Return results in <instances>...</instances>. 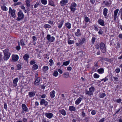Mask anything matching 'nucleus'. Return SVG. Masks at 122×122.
Wrapping results in <instances>:
<instances>
[{"label": "nucleus", "mask_w": 122, "mask_h": 122, "mask_svg": "<svg viewBox=\"0 0 122 122\" xmlns=\"http://www.w3.org/2000/svg\"><path fill=\"white\" fill-rule=\"evenodd\" d=\"M58 74V73L56 71H55L53 74V75L55 77L57 76Z\"/></svg>", "instance_id": "40"}, {"label": "nucleus", "mask_w": 122, "mask_h": 122, "mask_svg": "<svg viewBox=\"0 0 122 122\" xmlns=\"http://www.w3.org/2000/svg\"><path fill=\"white\" fill-rule=\"evenodd\" d=\"M113 78L114 79V81H118L119 80L118 78L116 76L113 77Z\"/></svg>", "instance_id": "52"}, {"label": "nucleus", "mask_w": 122, "mask_h": 122, "mask_svg": "<svg viewBox=\"0 0 122 122\" xmlns=\"http://www.w3.org/2000/svg\"><path fill=\"white\" fill-rule=\"evenodd\" d=\"M106 94L104 93H100V94L99 97L100 98H102L106 96Z\"/></svg>", "instance_id": "35"}, {"label": "nucleus", "mask_w": 122, "mask_h": 122, "mask_svg": "<svg viewBox=\"0 0 122 122\" xmlns=\"http://www.w3.org/2000/svg\"><path fill=\"white\" fill-rule=\"evenodd\" d=\"M20 43L21 45L22 46H24L25 45V44L24 42V41L23 39H22L20 40Z\"/></svg>", "instance_id": "41"}, {"label": "nucleus", "mask_w": 122, "mask_h": 122, "mask_svg": "<svg viewBox=\"0 0 122 122\" xmlns=\"http://www.w3.org/2000/svg\"><path fill=\"white\" fill-rule=\"evenodd\" d=\"M76 6L77 5L75 3H72L70 7V8L71 10V11L73 12H74L76 9L75 8Z\"/></svg>", "instance_id": "5"}, {"label": "nucleus", "mask_w": 122, "mask_h": 122, "mask_svg": "<svg viewBox=\"0 0 122 122\" xmlns=\"http://www.w3.org/2000/svg\"><path fill=\"white\" fill-rule=\"evenodd\" d=\"M26 5L28 7L30 6V1L29 0H27L25 1Z\"/></svg>", "instance_id": "34"}, {"label": "nucleus", "mask_w": 122, "mask_h": 122, "mask_svg": "<svg viewBox=\"0 0 122 122\" xmlns=\"http://www.w3.org/2000/svg\"><path fill=\"white\" fill-rule=\"evenodd\" d=\"M98 33L100 35H102L103 34V32L102 30L101 29L98 32Z\"/></svg>", "instance_id": "53"}, {"label": "nucleus", "mask_w": 122, "mask_h": 122, "mask_svg": "<svg viewBox=\"0 0 122 122\" xmlns=\"http://www.w3.org/2000/svg\"><path fill=\"white\" fill-rule=\"evenodd\" d=\"M116 102L118 103H120L122 101L121 99H119L116 100Z\"/></svg>", "instance_id": "54"}, {"label": "nucleus", "mask_w": 122, "mask_h": 122, "mask_svg": "<svg viewBox=\"0 0 122 122\" xmlns=\"http://www.w3.org/2000/svg\"><path fill=\"white\" fill-rule=\"evenodd\" d=\"M18 45L15 47V48L18 51L20 49V46L19 42L18 41Z\"/></svg>", "instance_id": "32"}, {"label": "nucleus", "mask_w": 122, "mask_h": 122, "mask_svg": "<svg viewBox=\"0 0 122 122\" xmlns=\"http://www.w3.org/2000/svg\"><path fill=\"white\" fill-rule=\"evenodd\" d=\"M4 54V59L6 61L8 59L10 56V54L9 52V49H6L3 51Z\"/></svg>", "instance_id": "1"}, {"label": "nucleus", "mask_w": 122, "mask_h": 122, "mask_svg": "<svg viewBox=\"0 0 122 122\" xmlns=\"http://www.w3.org/2000/svg\"><path fill=\"white\" fill-rule=\"evenodd\" d=\"M90 20V19L87 17H86L85 18V20L86 22H87Z\"/></svg>", "instance_id": "48"}, {"label": "nucleus", "mask_w": 122, "mask_h": 122, "mask_svg": "<svg viewBox=\"0 0 122 122\" xmlns=\"http://www.w3.org/2000/svg\"><path fill=\"white\" fill-rule=\"evenodd\" d=\"M4 108L6 110L7 108V105L6 103H5L4 104Z\"/></svg>", "instance_id": "59"}, {"label": "nucleus", "mask_w": 122, "mask_h": 122, "mask_svg": "<svg viewBox=\"0 0 122 122\" xmlns=\"http://www.w3.org/2000/svg\"><path fill=\"white\" fill-rule=\"evenodd\" d=\"M2 54L0 53V62H1V61H2Z\"/></svg>", "instance_id": "57"}, {"label": "nucleus", "mask_w": 122, "mask_h": 122, "mask_svg": "<svg viewBox=\"0 0 122 122\" xmlns=\"http://www.w3.org/2000/svg\"><path fill=\"white\" fill-rule=\"evenodd\" d=\"M100 46L101 51L103 53H105L106 51V48L105 44L101 42Z\"/></svg>", "instance_id": "3"}, {"label": "nucleus", "mask_w": 122, "mask_h": 122, "mask_svg": "<svg viewBox=\"0 0 122 122\" xmlns=\"http://www.w3.org/2000/svg\"><path fill=\"white\" fill-rule=\"evenodd\" d=\"M30 64L31 65H33L34 64L36 63V62L34 60L31 61L30 62Z\"/></svg>", "instance_id": "50"}, {"label": "nucleus", "mask_w": 122, "mask_h": 122, "mask_svg": "<svg viewBox=\"0 0 122 122\" xmlns=\"http://www.w3.org/2000/svg\"><path fill=\"white\" fill-rule=\"evenodd\" d=\"M19 57L17 55H13L12 56V60L13 61H16L18 60Z\"/></svg>", "instance_id": "8"}, {"label": "nucleus", "mask_w": 122, "mask_h": 122, "mask_svg": "<svg viewBox=\"0 0 122 122\" xmlns=\"http://www.w3.org/2000/svg\"><path fill=\"white\" fill-rule=\"evenodd\" d=\"M84 53L83 51H79L77 53V54L78 55H79L80 56H83L84 55Z\"/></svg>", "instance_id": "29"}, {"label": "nucleus", "mask_w": 122, "mask_h": 122, "mask_svg": "<svg viewBox=\"0 0 122 122\" xmlns=\"http://www.w3.org/2000/svg\"><path fill=\"white\" fill-rule=\"evenodd\" d=\"M1 8L2 10L3 11L7 10V8L4 5L1 6Z\"/></svg>", "instance_id": "39"}, {"label": "nucleus", "mask_w": 122, "mask_h": 122, "mask_svg": "<svg viewBox=\"0 0 122 122\" xmlns=\"http://www.w3.org/2000/svg\"><path fill=\"white\" fill-rule=\"evenodd\" d=\"M21 64H18L17 65V69L18 70H20L21 68Z\"/></svg>", "instance_id": "46"}, {"label": "nucleus", "mask_w": 122, "mask_h": 122, "mask_svg": "<svg viewBox=\"0 0 122 122\" xmlns=\"http://www.w3.org/2000/svg\"><path fill=\"white\" fill-rule=\"evenodd\" d=\"M91 114L92 115H94L96 114V112L95 110H93L91 112Z\"/></svg>", "instance_id": "63"}, {"label": "nucleus", "mask_w": 122, "mask_h": 122, "mask_svg": "<svg viewBox=\"0 0 122 122\" xmlns=\"http://www.w3.org/2000/svg\"><path fill=\"white\" fill-rule=\"evenodd\" d=\"M117 46L116 47L117 48H119L120 47V44L118 42L117 43Z\"/></svg>", "instance_id": "62"}, {"label": "nucleus", "mask_w": 122, "mask_h": 122, "mask_svg": "<svg viewBox=\"0 0 122 122\" xmlns=\"http://www.w3.org/2000/svg\"><path fill=\"white\" fill-rule=\"evenodd\" d=\"M46 39L48 40V41L51 42L54 41L55 38L53 36L51 37L50 35H48L46 36Z\"/></svg>", "instance_id": "6"}, {"label": "nucleus", "mask_w": 122, "mask_h": 122, "mask_svg": "<svg viewBox=\"0 0 122 122\" xmlns=\"http://www.w3.org/2000/svg\"><path fill=\"white\" fill-rule=\"evenodd\" d=\"M69 110L71 112H74L75 111L76 109L75 107L73 106H71L69 107Z\"/></svg>", "instance_id": "17"}, {"label": "nucleus", "mask_w": 122, "mask_h": 122, "mask_svg": "<svg viewBox=\"0 0 122 122\" xmlns=\"http://www.w3.org/2000/svg\"><path fill=\"white\" fill-rule=\"evenodd\" d=\"M115 71L117 73H119L120 71V69L119 68H117L115 70Z\"/></svg>", "instance_id": "51"}, {"label": "nucleus", "mask_w": 122, "mask_h": 122, "mask_svg": "<svg viewBox=\"0 0 122 122\" xmlns=\"http://www.w3.org/2000/svg\"><path fill=\"white\" fill-rule=\"evenodd\" d=\"M104 120L105 118H103L102 119H101L99 121V122H104Z\"/></svg>", "instance_id": "64"}, {"label": "nucleus", "mask_w": 122, "mask_h": 122, "mask_svg": "<svg viewBox=\"0 0 122 122\" xmlns=\"http://www.w3.org/2000/svg\"><path fill=\"white\" fill-rule=\"evenodd\" d=\"M41 78L39 77H38L35 81V84L37 86H38L39 85Z\"/></svg>", "instance_id": "11"}, {"label": "nucleus", "mask_w": 122, "mask_h": 122, "mask_svg": "<svg viewBox=\"0 0 122 122\" xmlns=\"http://www.w3.org/2000/svg\"><path fill=\"white\" fill-rule=\"evenodd\" d=\"M104 69L103 68L98 69L97 70V71L100 74H102L104 72Z\"/></svg>", "instance_id": "26"}, {"label": "nucleus", "mask_w": 122, "mask_h": 122, "mask_svg": "<svg viewBox=\"0 0 122 122\" xmlns=\"http://www.w3.org/2000/svg\"><path fill=\"white\" fill-rule=\"evenodd\" d=\"M38 66L37 65L35 64L33 66L32 69L33 70H36L38 69Z\"/></svg>", "instance_id": "30"}, {"label": "nucleus", "mask_w": 122, "mask_h": 122, "mask_svg": "<svg viewBox=\"0 0 122 122\" xmlns=\"http://www.w3.org/2000/svg\"><path fill=\"white\" fill-rule=\"evenodd\" d=\"M29 57V54H26L24 55L23 58L25 61H27Z\"/></svg>", "instance_id": "15"}, {"label": "nucleus", "mask_w": 122, "mask_h": 122, "mask_svg": "<svg viewBox=\"0 0 122 122\" xmlns=\"http://www.w3.org/2000/svg\"><path fill=\"white\" fill-rule=\"evenodd\" d=\"M66 98V95H65L63 94H61V101L64 102H65Z\"/></svg>", "instance_id": "20"}, {"label": "nucleus", "mask_w": 122, "mask_h": 122, "mask_svg": "<svg viewBox=\"0 0 122 122\" xmlns=\"http://www.w3.org/2000/svg\"><path fill=\"white\" fill-rule=\"evenodd\" d=\"M68 0H61V5H63L68 2Z\"/></svg>", "instance_id": "27"}, {"label": "nucleus", "mask_w": 122, "mask_h": 122, "mask_svg": "<svg viewBox=\"0 0 122 122\" xmlns=\"http://www.w3.org/2000/svg\"><path fill=\"white\" fill-rule=\"evenodd\" d=\"M47 22L50 25H52L53 24V21L51 20H49Z\"/></svg>", "instance_id": "55"}, {"label": "nucleus", "mask_w": 122, "mask_h": 122, "mask_svg": "<svg viewBox=\"0 0 122 122\" xmlns=\"http://www.w3.org/2000/svg\"><path fill=\"white\" fill-rule=\"evenodd\" d=\"M119 11V9H117L115 10L114 11V19L115 20L117 17V14L118 12Z\"/></svg>", "instance_id": "14"}, {"label": "nucleus", "mask_w": 122, "mask_h": 122, "mask_svg": "<svg viewBox=\"0 0 122 122\" xmlns=\"http://www.w3.org/2000/svg\"><path fill=\"white\" fill-rule=\"evenodd\" d=\"M41 2L42 4L44 5H46L47 3V1L46 0H41Z\"/></svg>", "instance_id": "43"}, {"label": "nucleus", "mask_w": 122, "mask_h": 122, "mask_svg": "<svg viewBox=\"0 0 122 122\" xmlns=\"http://www.w3.org/2000/svg\"><path fill=\"white\" fill-rule=\"evenodd\" d=\"M108 80V79L107 77H106L104 78L103 79L101 80V81H103L104 82H105L106 81Z\"/></svg>", "instance_id": "56"}, {"label": "nucleus", "mask_w": 122, "mask_h": 122, "mask_svg": "<svg viewBox=\"0 0 122 122\" xmlns=\"http://www.w3.org/2000/svg\"><path fill=\"white\" fill-rule=\"evenodd\" d=\"M15 10L14 9L12 10L10 7L9 8V13L10 14L11 16L13 18H15L16 17L15 14Z\"/></svg>", "instance_id": "4"}, {"label": "nucleus", "mask_w": 122, "mask_h": 122, "mask_svg": "<svg viewBox=\"0 0 122 122\" xmlns=\"http://www.w3.org/2000/svg\"><path fill=\"white\" fill-rule=\"evenodd\" d=\"M45 115L46 117L49 119L52 118L53 116V114L51 113H46Z\"/></svg>", "instance_id": "12"}, {"label": "nucleus", "mask_w": 122, "mask_h": 122, "mask_svg": "<svg viewBox=\"0 0 122 122\" xmlns=\"http://www.w3.org/2000/svg\"><path fill=\"white\" fill-rule=\"evenodd\" d=\"M68 42L69 44H71L74 43V41L71 40L70 39H68Z\"/></svg>", "instance_id": "37"}, {"label": "nucleus", "mask_w": 122, "mask_h": 122, "mask_svg": "<svg viewBox=\"0 0 122 122\" xmlns=\"http://www.w3.org/2000/svg\"><path fill=\"white\" fill-rule=\"evenodd\" d=\"M81 115L83 117H84L85 116V114L84 112H82Z\"/></svg>", "instance_id": "61"}, {"label": "nucleus", "mask_w": 122, "mask_h": 122, "mask_svg": "<svg viewBox=\"0 0 122 122\" xmlns=\"http://www.w3.org/2000/svg\"><path fill=\"white\" fill-rule=\"evenodd\" d=\"M48 69V67L47 66H44L43 67V70L44 71H46Z\"/></svg>", "instance_id": "36"}, {"label": "nucleus", "mask_w": 122, "mask_h": 122, "mask_svg": "<svg viewBox=\"0 0 122 122\" xmlns=\"http://www.w3.org/2000/svg\"><path fill=\"white\" fill-rule=\"evenodd\" d=\"M19 80V78L17 77L14 79L13 81V85L15 87H16L17 86V83Z\"/></svg>", "instance_id": "9"}, {"label": "nucleus", "mask_w": 122, "mask_h": 122, "mask_svg": "<svg viewBox=\"0 0 122 122\" xmlns=\"http://www.w3.org/2000/svg\"><path fill=\"white\" fill-rule=\"evenodd\" d=\"M108 9L106 8H104L103 9V14L105 16H106L107 15Z\"/></svg>", "instance_id": "21"}, {"label": "nucleus", "mask_w": 122, "mask_h": 122, "mask_svg": "<svg viewBox=\"0 0 122 122\" xmlns=\"http://www.w3.org/2000/svg\"><path fill=\"white\" fill-rule=\"evenodd\" d=\"M55 92L53 90L50 93V96L52 98H53L55 96Z\"/></svg>", "instance_id": "22"}, {"label": "nucleus", "mask_w": 122, "mask_h": 122, "mask_svg": "<svg viewBox=\"0 0 122 122\" xmlns=\"http://www.w3.org/2000/svg\"><path fill=\"white\" fill-rule=\"evenodd\" d=\"M62 76L64 78H67L69 76V73L68 72H65L63 74Z\"/></svg>", "instance_id": "18"}, {"label": "nucleus", "mask_w": 122, "mask_h": 122, "mask_svg": "<svg viewBox=\"0 0 122 122\" xmlns=\"http://www.w3.org/2000/svg\"><path fill=\"white\" fill-rule=\"evenodd\" d=\"M44 27L45 28H50L51 27V26L48 24H45Z\"/></svg>", "instance_id": "38"}, {"label": "nucleus", "mask_w": 122, "mask_h": 122, "mask_svg": "<svg viewBox=\"0 0 122 122\" xmlns=\"http://www.w3.org/2000/svg\"><path fill=\"white\" fill-rule=\"evenodd\" d=\"M23 122H27V119L25 118H23L22 119Z\"/></svg>", "instance_id": "58"}, {"label": "nucleus", "mask_w": 122, "mask_h": 122, "mask_svg": "<svg viewBox=\"0 0 122 122\" xmlns=\"http://www.w3.org/2000/svg\"><path fill=\"white\" fill-rule=\"evenodd\" d=\"M49 4L53 6H54L55 5L53 1L52 0H50L49 1Z\"/></svg>", "instance_id": "28"}, {"label": "nucleus", "mask_w": 122, "mask_h": 122, "mask_svg": "<svg viewBox=\"0 0 122 122\" xmlns=\"http://www.w3.org/2000/svg\"><path fill=\"white\" fill-rule=\"evenodd\" d=\"M75 34L77 36H79L81 35V34L80 33V30L79 29H77V32L75 33Z\"/></svg>", "instance_id": "23"}, {"label": "nucleus", "mask_w": 122, "mask_h": 122, "mask_svg": "<svg viewBox=\"0 0 122 122\" xmlns=\"http://www.w3.org/2000/svg\"><path fill=\"white\" fill-rule=\"evenodd\" d=\"M57 24L58 25V27L59 28H60L61 27V21H58L57 22Z\"/></svg>", "instance_id": "45"}, {"label": "nucleus", "mask_w": 122, "mask_h": 122, "mask_svg": "<svg viewBox=\"0 0 122 122\" xmlns=\"http://www.w3.org/2000/svg\"><path fill=\"white\" fill-rule=\"evenodd\" d=\"M17 15V18L16 20H17L19 21L22 20L24 19V15L21 10H20L18 13Z\"/></svg>", "instance_id": "2"}, {"label": "nucleus", "mask_w": 122, "mask_h": 122, "mask_svg": "<svg viewBox=\"0 0 122 122\" xmlns=\"http://www.w3.org/2000/svg\"><path fill=\"white\" fill-rule=\"evenodd\" d=\"M93 76L94 78H97L99 77L100 76L97 73H95L94 74Z\"/></svg>", "instance_id": "42"}, {"label": "nucleus", "mask_w": 122, "mask_h": 122, "mask_svg": "<svg viewBox=\"0 0 122 122\" xmlns=\"http://www.w3.org/2000/svg\"><path fill=\"white\" fill-rule=\"evenodd\" d=\"M48 103L44 99H42L40 101L41 105H42L44 104L45 106H46L48 105Z\"/></svg>", "instance_id": "7"}, {"label": "nucleus", "mask_w": 122, "mask_h": 122, "mask_svg": "<svg viewBox=\"0 0 122 122\" xmlns=\"http://www.w3.org/2000/svg\"><path fill=\"white\" fill-rule=\"evenodd\" d=\"M69 63L70 61H69L64 62L63 63V65L61 66H63V65L67 66L69 64Z\"/></svg>", "instance_id": "31"}, {"label": "nucleus", "mask_w": 122, "mask_h": 122, "mask_svg": "<svg viewBox=\"0 0 122 122\" xmlns=\"http://www.w3.org/2000/svg\"><path fill=\"white\" fill-rule=\"evenodd\" d=\"M21 107L22 109L24 111H25V112H29V110L25 104H22Z\"/></svg>", "instance_id": "10"}, {"label": "nucleus", "mask_w": 122, "mask_h": 122, "mask_svg": "<svg viewBox=\"0 0 122 122\" xmlns=\"http://www.w3.org/2000/svg\"><path fill=\"white\" fill-rule=\"evenodd\" d=\"M96 40V38L94 37H93L92 39V44H93Z\"/></svg>", "instance_id": "47"}, {"label": "nucleus", "mask_w": 122, "mask_h": 122, "mask_svg": "<svg viewBox=\"0 0 122 122\" xmlns=\"http://www.w3.org/2000/svg\"><path fill=\"white\" fill-rule=\"evenodd\" d=\"M49 62H50V65L51 66H52V65H53V61L51 59L49 60Z\"/></svg>", "instance_id": "44"}, {"label": "nucleus", "mask_w": 122, "mask_h": 122, "mask_svg": "<svg viewBox=\"0 0 122 122\" xmlns=\"http://www.w3.org/2000/svg\"><path fill=\"white\" fill-rule=\"evenodd\" d=\"M65 26L68 29H70L71 27V24L69 22H67L65 24Z\"/></svg>", "instance_id": "25"}, {"label": "nucleus", "mask_w": 122, "mask_h": 122, "mask_svg": "<svg viewBox=\"0 0 122 122\" xmlns=\"http://www.w3.org/2000/svg\"><path fill=\"white\" fill-rule=\"evenodd\" d=\"M61 114L63 115H65L66 114V113L65 110L63 109L61 110Z\"/></svg>", "instance_id": "49"}, {"label": "nucleus", "mask_w": 122, "mask_h": 122, "mask_svg": "<svg viewBox=\"0 0 122 122\" xmlns=\"http://www.w3.org/2000/svg\"><path fill=\"white\" fill-rule=\"evenodd\" d=\"M82 99V98L81 97H79V98H78L75 102V103L76 104V105L79 104L81 101Z\"/></svg>", "instance_id": "19"}, {"label": "nucleus", "mask_w": 122, "mask_h": 122, "mask_svg": "<svg viewBox=\"0 0 122 122\" xmlns=\"http://www.w3.org/2000/svg\"><path fill=\"white\" fill-rule=\"evenodd\" d=\"M86 94L89 96H91L93 95V92H92L90 91H87L86 92Z\"/></svg>", "instance_id": "24"}, {"label": "nucleus", "mask_w": 122, "mask_h": 122, "mask_svg": "<svg viewBox=\"0 0 122 122\" xmlns=\"http://www.w3.org/2000/svg\"><path fill=\"white\" fill-rule=\"evenodd\" d=\"M89 90L93 92L95 90V88L93 86H91L90 88H89Z\"/></svg>", "instance_id": "33"}, {"label": "nucleus", "mask_w": 122, "mask_h": 122, "mask_svg": "<svg viewBox=\"0 0 122 122\" xmlns=\"http://www.w3.org/2000/svg\"><path fill=\"white\" fill-rule=\"evenodd\" d=\"M35 95V93L34 92H29L28 93V96L30 97H34Z\"/></svg>", "instance_id": "16"}, {"label": "nucleus", "mask_w": 122, "mask_h": 122, "mask_svg": "<svg viewBox=\"0 0 122 122\" xmlns=\"http://www.w3.org/2000/svg\"><path fill=\"white\" fill-rule=\"evenodd\" d=\"M32 39L33 40V41H35L37 39L36 37L35 36H33Z\"/></svg>", "instance_id": "60"}, {"label": "nucleus", "mask_w": 122, "mask_h": 122, "mask_svg": "<svg viewBox=\"0 0 122 122\" xmlns=\"http://www.w3.org/2000/svg\"><path fill=\"white\" fill-rule=\"evenodd\" d=\"M98 22L99 24L103 26H104L105 25L104 21L102 19H99L98 20Z\"/></svg>", "instance_id": "13"}]
</instances>
